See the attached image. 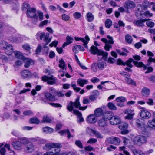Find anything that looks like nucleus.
Here are the masks:
<instances>
[{
	"label": "nucleus",
	"instance_id": "a878e982",
	"mask_svg": "<svg viewBox=\"0 0 155 155\" xmlns=\"http://www.w3.org/2000/svg\"><path fill=\"white\" fill-rule=\"evenodd\" d=\"M99 60L97 62V65L98 66V68L99 70H102L104 68L105 66L106 65V63L105 62L102 61L101 59Z\"/></svg>",
	"mask_w": 155,
	"mask_h": 155
},
{
	"label": "nucleus",
	"instance_id": "20e7f679",
	"mask_svg": "<svg viewBox=\"0 0 155 155\" xmlns=\"http://www.w3.org/2000/svg\"><path fill=\"white\" fill-rule=\"evenodd\" d=\"M36 10L34 8H27L26 14L28 17L33 18L35 20V22L38 21V17L36 13Z\"/></svg>",
	"mask_w": 155,
	"mask_h": 155
},
{
	"label": "nucleus",
	"instance_id": "13d9d810",
	"mask_svg": "<svg viewBox=\"0 0 155 155\" xmlns=\"http://www.w3.org/2000/svg\"><path fill=\"white\" fill-rule=\"evenodd\" d=\"M75 144L80 148H83V146L81 141L79 140H76L75 142Z\"/></svg>",
	"mask_w": 155,
	"mask_h": 155
},
{
	"label": "nucleus",
	"instance_id": "ddd939ff",
	"mask_svg": "<svg viewBox=\"0 0 155 155\" xmlns=\"http://www.w3.org/2000/svg\"><path fill=\"white\" fill-rule=\"evenodd\" d=\"M107 140L109 143L116 145H119L120 141L119 138L115 137H112L108 138L107 139Z\"/></svg>",
	"mask_w": 155,
	"mask_h": 155
},
{
	"label": "nucleus",
	"instance_id": "3c124183",
	"mask_svg": "<svg viewBox=\"0 0 155 155\" xmlns=\"http://www.w3.org/2000/svg\"><path fill=\"white\" fill-rule=\"evenodd\" d=\"M29 122L31 123L38 124L39 123V120L37 118H32L30 119Z\"/></svg>",
	"mask_w": 155,
	"mask_h": 155
},
{
	"label": "nucleus",
	"instance_id": "f704fd0d",
	"mask_svg": "<svg viewBox=\"0 0 155 155\" xmlns=\"http://www.w3.org/2000/svg\"><path fill=\"white\" fill-rule=\"evenodd\" d=\"M31 64H34L33 61L31 59H28L25 61L24 67L25 68H28Z\"/></svg>",
	"mask_w": 155,
	"mask_h": 155
},
{
	"label": "nucleus",
	"instance_id": "72a5a7b5",
	"mask_svg": "<svg viewBox=\"0 0 155 155\" xmlns=\"http://www.w3.org/2000/svg\"><path fill=\"white\" fill-rule=\"evenodd\" d=\"M86 15L87 18V20L89 22L92 21L94 19V16L91 12L87 13Z\"/></svg>",
	"mask_w": 155,
	"mask_h": 155
},
{
	"label": "nucleus",
	"instance_id": "473e14b6",
	"mask_svg": "<svg viewBox=\"0 0 155 155\" xmlns=\"http://www.w3.org/2000/svg\"><path fill=\"white\" fill-rule=\"evenodd\" d=\"M43 130L44 132L47 134H50L52 133L54 130L48 127H46L43 128Z\"/></svg>",
	"mask_w": 155,
	"mask_h": 155
},
{
	"label": "nucleus",
	"instance_id": "338daca9",
	"mask_svg": "<svg viewBox=\"0 0 155 155\" xmlns=\"http://www.w3.org/2000/svg\"><path fill=\"white\" fill-rule=\"evenodd\" d=\"M10 41L12 43L16 42L18 40V38L15 36H11L9 38Z\"/></svg>",
	"mask_w": 155,
	"mask_h": 155
},
{
	"label": "nucleus",
	"instance_id": "603ef678",
	"mask_svg": "<svg viewBox=\"0 0 155 155\" xmlns=\"http://www.w3.org/2000/svg\"><path fill=\"white\" fill-rule=\"evenodd\" d=\"M19 140L20 142L22 144H26L28 143L29 142V141L28 140L27 138L25 137L21 138Z\"/></svg>",
	"mask_w": 155,
	"mask_h": 155
},
{
	"label": "nucleus",
	"instance_id": "052dcab7",
	"mask_svg": "<svg viewBox=\"0 0 155 155\" xmlns=\"http://www.w3.org/2000/svg\"><path fill=\"white\" fill-rule=\"evenodd\" d=\"M146 24L148 27L150 28L153 27L155 25L154 22L149 21H147L146 23Z\"/></svg>",
	"mask_w": 155,
	"mask_h": 155
},
{
	"label": "nucleus",
	"instance_id": "2eb2a0df",
	"mask_svg": "<svg viewBox=\"0 0 155 155\" xmlns=\"http://www.w3.org/2000/svg\"><path fill=\"white\" fill-rule=\"evenodd\" d=\"M147 20L146 19H142L134 20V23L135 25L138 27H143L144 25V23Z\"/></svg>",
	"mask_w": 155,
	"mask_h": 155
},
{
	"label": "nucleus",
	"instance_id": "bb28decb",
	"mask_svg": "<svg viewBox=\"0 0 155 155\" xmlns=\"http://www.w3.org/2000/svg\"><path fill=\"white\" fill-rule=\"evenodd\" d=\"M98 125L101 127H104L106 126L107 124V120L104 119L100 118L98 121Z\"/></svg>",
	"mask_w": 155,
	"mask_h": 155
},
{
	"label": "nucleus",
	"instance_id": "dca6fc26",
	"mask_svg": "<svg viewBox=\"0 0 155 155\" xmlns=\"http://www.w3.org/2000/svg\"><path fill=\"white\" fill-rule=\"evenodd\" d=\"M73 113L78 117L77 119L78 122L81 123L84 121V119L82 116V113L78 110L74 109L73 110Z\"/></svg>",
	"mask_w": 155,
	"mask_h": 155
},
{
	"label": "nucleus",
	"instance_id": "4d7b16f0",
	"mask_svg": "<svg viewBox=\"0 0 155 155\" xmlns=\"http://www.w3.org/2000/svg\"><path fill=\"white\" fill-rule=\"evenodd\" d=\"M45 35V33H44L41 32H38L36 34V36L37 38L38 37L40 38L41 40H42Z\"/></svg>",
	"mask_w": 155,
	"mask_h": 155
},
{
	"label": "nucleus",
	"instance_id": "6e6552de",
	"mask_svg": "<svg viewBox=\"0 0 155 155\" xmlns=\"http://www.w3.org/2000/svg\"><path fill=\"white\" fill-rule=\"evenodd\" d=\"M118 127L120 129L123 130L121 131V133L124 134H127L129 131L128 130H126V129L128 127V124L125 122L120 121Z\"/></svg>",
	"mask_w": 155,
	"mask_h": 155
},
{
	"label": "nucleus",
	"instance_id": "f03ea898",
	"mask_svg": "<svg viewBox=\"0 0 155 155\" xmlns=\"http://www.w3.org/2000/svg\"><path fill=\"white\" fill-rule=\"evenodd\" d=\"M136 123L137 126L138 127L139 130L142 134L148 132V130L150 129L149 126L145 127L143 120L142 119L137 120Z\"/></svg>",
	"mask_w": 155,
	"mask_h": 155
},
{
	"label": "nucleus",
	"instance_id": "09e8293b",
	"mask_svg": "<svg viewBox=\"0 0 155 155\" xmlns=\"http://www.w3.org/2000/svg\"><path fill=\"white\" fill-rule=\"evenodd\" d=\"M42 121L43 122L50 123L51 121V120L49 118L48 116H44L43 117Z\"/></svg>",
	"mask_w": 155,
	"mask_h": 155
},
{
	"label": "nucleus",
	"instance_id": "de8ad7c7",
	"mask_svg": "<svg viewBox=\"0 0 155 155\" xmlns=\"http://www.w3.org/2000/svg\"><path fill=\"white\" fill-rule=\"evenodd\" d=\"M59 66L62 69H64L65 67V63L62 59H61L59 61Z\"/></svg>",
	"mask_w": 155,
	"mask_h": 155
},
{
	"label": "nucleus",
	"instance_id": "680f3d73",
	"mask_svg": "<svg viewBox=\"0 0 155 155\" xmlns=\"http://www.w3.org/2000/svg\"><path fill=\"white\" fill-rule=\"evenodd\" d=\"M133 153L134 155H145L143 152L140 150H134Z\"/></svg>",
	"mask_w": 155,
	"mask_h": 155
},
{
	"label": "nucleus",
	"instance_id": "f3484780",
	"mask_svg": "<svg viewBox=\"0 0 155 155\" xmlns=\"http://www.w3.org/2000/svg\"><path fill=\"white\" fill-rule=\"evenodd\" d=\"M97 120L96 116L94 114L89 115L86 119L87 121L90 123H95L96 122Z\"/></svg>",
	"mask_w": 155,
	"mask_h": 155
},
{
	"label": "nucleus",
	"instance_id": "79ce46f5",
	"mask_svg": "<svg viewBox=\"0 0 155 155\" xmlns=\"http://www.w3.org/2000/svg\"><path fill=\"white\" fill-rule=\"evenodd\" d=\"M91 132L95 134L97 138H103V137L101 134L97 131L92 129H91Z\"/></svg>",
	"mask_w": 155,
	"mask_h": 155
},
{
	"label": "nucleus",
	"instance_id": "0eeeda50",
	"mask_svg": "<svg viewBox=\"0 0 155 155\" xmlns=\"http://www.w3.org/2000/svg\"><path fill=\"white\" fill-rule=\"evenodd\" d=\"M146 141L147 138L145 136L138 135L135 137L134 140V143L140 146L145 143Z\"/></svg>",
	"mask_w": 155,
	"mask_h": 155
},
{
	"label": "nucleus",
	"instance_id": "a19ab883",
	"mask_svg": "<svg viewBox=\"0 0 155 155\" xmlns=\"http://www.w3.org/2000/svg\"><path fill=\"white\" fill-rule=\"evenodd\" d=\"M108 107L109 109L111 110H117V107L115 105L111 102L108 103Z\"/></svg>",
	"mask_w": 155,
	"mask_h": 155
},
{
	"label": "nucleus",
	"instance_id": "f257e3e1",
	"mask_svg": "<svg viewBox=\"0 0 155 155\" xmlns=\"http://www.w3.org/2000/svg\"><path fill=\"white\" fill-rule=\"evenodd\" d=\"M90 51L93 55L97 54L98 56H102V59L105 61H107L108 53L104 52L102 50L98 49V48L94 45L92 46L89 50Z\"/></svg>",
	"mask_w": 155,
	"mask_h": 155
},
{
	"label": "nucleus",
	"instance_id": "c9c22d12",
	"mask_svg": "<svg viewBox=\"0 0 155 155\" xmlns=\"http://www.w3.org/2000/svg\"><path fill=\"white\" fill-rule=\"evenodd\" d=\"M73 102L70 101V102L68 103L67 106V110L69 111L70 112H72V111H73L74 109V105L73 104Z\"/></svg>",
	"mask_w": 155,
	"mask_h": 155
},
{
	"label": "nucleus",
	"instance_id": "a211bd4d",
	"mask_svg": "<svg viewBox=\"0 0 155 155\" xmlns=\"http://www.w3.org/2000/svg\"><path fill=\"white\" fill-rule=\"evenodd\" d=\"M113 115L112 112L107 111L103 114L102 117L107 121L109 120H110V121Z\"/></svg>",
	"mask_w": 155,
	"mask_h": 155
},
{
	"label": "nucleus",
	"instance_id": "5fc2aeb1",
	"mask_svg": "<svg viewBox=\"0 0 155 155\" xmlns=\"http://www.w3.org/2000/svg\"><path fill=\"white\" fill-rule=\"evenodd\" d=\"M37 13L38 16L39 21H42L43 19V13L41 11L39 10L37 11Z\"/></svg>",
	"mask_w": 155,
	"mask_h": 155
},
{
	"label": "nucleus",
	"instance_id": "e433bc0d",
	"mask_svg": "<svg viewBox=\"0 0 155 155\" xmlns=\"http://www.w3.org/2000/svg\"><path fill=\"white\" fill-rule=\"evenodd\" d=\"M15 56L17 58L19 59H22L23 58V54L22 53L17 51H13Z\"/></svg>",
	"mask_w": 155,
	"mask_h": 155
},
{
	"label": "nucleus",
	"instance_id": "c756f323",
	"mask_svg": "<svg viewBox=\"0 0 155 155\" xmlns=\"http://www.w3.org/2000/svg\"><path fill=\"white\" fill-rule=\"evenodd\" d=\"M150 90L147 87H143L142 90V93L143 96H148L150 94Z\"/></svg>",
	"mask_w": 155,
	"mask_h": 155
},
{
	"label": "nucleus",
	"instance_id": "1a4fd4ad",
	"mask_svg": "<svg viewBox=\"0 0 155 155\" xmlns=\"http://www.w3.org/2000/svg\"><path fill=\"white\" fill-rule=\"evenodd\" d=\"M142 109L140 115L142 118L148 119L151 117V114L149 111L147 110L145 108H142Z\"/></svg>",
	"mask_w": 155,
	"mask_h": 155
},
{
	"label": "nucleus",
	"instance_id": "8fccbe9b",
	"mask_svg": "<svg viewBox=\"0 0 155 155\" xmlns=\"http://www.w3.org/2000/svg\"><path fill=\"white\" fill-rule=\"evenodd\" d=\"M116 100L117 102H123L125 101L126 99L124 97L121 96L117 97Z\"/></svg>",
	"mask_w": 155,
	"mask_h": 155
},
{
	"label": "nucleus",
	"instance_id": "cd10ccee",
	"mask_svg": "<svg viewBox=\"0 0 155 155\" xmlns=\"http://www.w3.org/2000/svg\"><path fill=\"white\" fill-rule=\"evenodd\" d=\"M94 114L96 116L99 117L103 114V111L101 108H98L94 110Z\"/></svg>",
	"mask_w": 155,
	"mask_h": 155
},
{
	"label": "nucleus",
	"instance_id": "bf43d9fd",
	"mask_svg": "<svg viewBox=\"0 0 155 155\" xmlns=\"http://www.w3.org/2000/svg\"><path fill=\"white\" fill-rule=\"evenodd\" d=\"M49 104L50 105L55 108H59L62 107V106L59 103H50Z\"/></svg>",
	"mask_w": 155,
	"mask_h": 155
},
{
	"label": "nucleus",
	"instance_id": "58836bf2",
	"mask_svg": "<svg viewBox=\"0 0 155 155\" xmlns=\"http://www.w3.org/2000/svg\"><path fill=\"white\" fill-rule=\"evenodd\" d=\"M134 61L132 58H129L125 64H126V65L130 68H132L133 66L131 64L132 62H133Z\"/></svg>",
	"mask_w": 155,
	"mask_h": 155
},
{
	"label": "nucleus",
	"instance_id": "864d4df0",
	"mask_svg": "<svg viewBox=\"0 0 155 155\" xmlns=\"http://www.w3.org/2000/svg\"><path fill=\"white\" fill-rule=\"evenodd\" d=\"M62 19L65 21H68L70 18V16L66 14H63L62 15Z\"/></svg>",
	"mask_w": 155,
	"mask_h": 155
},
{
	"label": "nucleus",
	"instance_id": "4c0bfd02",
	"mask_svg": "<svg viewBox=\"0 0 155 155\" xmlns=\"http://www.w3.org/2000/svg\"><path fill=\"white\" fill-rule=\"evenodd\" d=\"M105 24L107 28H109L112 25V21L110 19H107L106 20Z\"/></svg>",
	"mask_w": 155,
	"mask_h": 155
},
{
	"label": "nucleus",
	"instance_id": "49530a36",
	"mask_svg": "<svg viewBox=\"0 0 155 155\" xmlns=\"http://www.w3.org/2000/svg\"><path fill=\"white\" fill-rule=\"evenodd\" d=\"M127 84H131L133 85H136V83L133 80L130 78H128L125 79Z\"/></svg>",
	"mask_w": 155,
	"mask_h": 155
},
{
	"label": "nucleus",
	"instance_id": "c03bdc74",
	"mask_svg": "<svg viewBox=\"0 0 155 155\" xmlns=\"http://www.w3.org/2000/svg\"><path fill=\"white\" fill-rule=\"evenodd\" d=\"M54 93L55 95V97L56 96H57L58 97H62L64 96V94L61 91H56V90L54 88Z\"/></svg>",
	"mask_w": 155,
	"mask_h": 155
},
{
	"label": "nucleus",
	"instance_id": "9d476101",
	"mask_svg": "<svg viewBox=\"0 0 155 155\" xmlns=\"http://www.w3.org/2000/svg\"><path fill=\"white\" fill-rule=\"evenodd\" d=\"M32 74L28 70H24L21 72V76L24 79H29L32 77Z\"/></svg>",
	"mask_w": 155,
	"mask_h": 155
},
{
	"label": "nucleus",
	"instance_id": "393cba45",
	"mask_svg": "<svg viewBox=\"0 0 155 155\" xmlns=\"http://www.w3.org/2000/svg\"><path fill=\"white\" fill-rule=\"evenodd\" d=\"M25 150L28 153H31L34 150V147L32 144L29 143L25 146Z\"/></svg>",
	"mask_w": 155,
	"mask_h": 155
},
{
	"label": "nucleus",
	"instance_id": "4be33fe9",
	"mask_svg": "<svg viewBox=\"0 0 155 155\" xmlns=\"http://www.w3.org/2000/svg\"><path fill=\"white\" fill-rule=\"evenodd\" d=\"M12 145L14 148L16 150H19L22 147V144L19 141L12 142Z\"/></svg>",
	"mask_w": 155,
	"mask_h": 155
},
{
	"label": "nucleus",
	"instance_id": "b1692460",
	"mask_svg": "<svg viewBox=\"0 0 155 155\" xmlns=\"http://www.w3.org/2000/svg\"><path fill=\"white\" fill-rule=\"evenodd\" d=\"M101 41L105 44V45L104 47L105 50L107 51H109L110 48H112V46L110 44L107 43V40L106 38H103L101 39Z\"/></svg>",
	"mask_w": 155,
	"mask_h": 155
},
{
	"label": "nucleus",
	"instance_id": "aec40b11",
	"mask_svg": "<svg viewBox=\"0 0 155 155\" xmlns=\"http://www.w3.org/2000/svg\"><path fill=\"white\" fill-rule=\"evenodd\" d=\"M135 6V3L133 1H128L125 2L124 4V7L127 9L134 8Z\"/></svg>",
	"mask_w": 155,
	"mask_h": 155
},
{
	"label": "nucleus",
	"instance_id": "2f4dec72",
	"mask_svg": "<svg viewBox=\"0 0 155 155\" xmlns=\"http://www.w3.org/2000/svg\"><path fill=\"white\" fill-rule=\"evenodd\" d=\"M60 133L61 135H63L64 134H67L68 138L69 139L71 137L70 133L68 129L62 130L60 131Z\"/></svg>",
	"mask_w": 155,
	"mask_h": 155
},
{
	"label": "nucleus",
	"instance_id": "9b49d317",
	"mask_svg": "<svg viewBox=\"0 0 155 155\" xmlns=\"http://www.w3.org/2000/svg\"><path fill=\"white\" fill-rule=\"evenodd\" d=\"M74 106L76 108H78L80 110H84L86 109L87 107V106L85 107L81 106V104L79 102V97H78L75 100L74 102H73Z\"/></svg>",
	"mask_w": 155,
	"mask_h": 155
},
{
	"label": "nucleus",
	"instance_id": "37998d69",
	"mask_svg": "<svg viewBox=\"0 0 155 155\" xmlns=\"http://www.w3.org/2000/svg\"><path fill=\"white\" fill-rule=\"evenodd\" d=\"M125 40L126 42L129 44L131 43L133 41L131 36L129 35H126Z\"/></svg>",
	"mask_w": 155,
	"mask_h": 155
},
{
	"label": "nucleus",
	"instance_id": "a18cd8bd",
	"mask_svg": "<svg viewBox=\"0 0 155 155\" xmlns=\"http://www.w3.org/2000/svg\"><path fill=\"white\" fill-rule=\"evenodd\" d=\"M49 34L46 33L44 36V41L46 43V44H48L51 41V38L49 39Z\"/></svg>",
	"mask_w": 155,
	"mask_h": 155
},
{
	"label": "nucleus",
	"instance_id": "5701e85b",
	"mask_svg": "<svg viewBox=\"0 0 155 155\" xmlns=\"http://www.w3.org/2000/svg\"><path fill=\"white\" fill-rule=\"evenodd\" d=\"M55 146L54 147L53 149H54V151L55 152L53 153V154H58L59 155V152L60 151V148L61 147V145L60 143H55Z\"/></svg>",
	"mask_w": 155,
	"mask_h": 155
},
{
	"label": "nucleus",
	"instance_id": "4468645a",
	"mask_svg": "<svg viewBox=\"0 0 155 155\" xmlns=\"http://www.w3.org/2000/svg\"><path fill=\"white\" fill-rule=\"evenodd\" d=\"M120 122V119L118 116H113L110 121V124L112 125L119 124Z\"/></svg>",
	"mask_w": 155,
	"mask_h": 155
},
{
	"label": "nucleus",
	"instance_id": "423d86ee",
	"mask_svg": "<svg viewBox=\"0 0 155 155\" xmlns=\"http://www.w3.org/2000/svg\"><path fill=\"white\" fill-rule=\"evenodd\" d=\"M7 42H3L1 44V48L2 47L5 49V51L6 54L8 55H11L13 52V49L11 45H7Z\"/></svg>",
	"mask_w": 155,
	"mask_h": 155
},
{
	"label": "nucleus",
	"instance_id": "39448f33",
	"mask_svg": "<svg viewBox=\"0 0 155 155\" xmlns=\"http://www.w3.org/2000/svg\"><path fill=\"white\" fill-rule=\"evenodd\" d=\"M41 79L43 81L47 82V84L50 85L55 84L57 83V79L53 75L48 76L45 75L42 77Z\"/></svg>",
	"mask_w": 155,
	"mask_h": 155
},
{
	"label": "nucleus",
	"instance_id": "e2e57ef3",
	"mask_svg": "<svg viewBox=\"0 0 155 155\" xmlns=\"http://www.w3.org/2000/svg\"><path fill=\"white\" fill-rule=\"evenodd\" d=\"M73 16L74 18L78 19L81 17V13L78 12H76L73 14Z\"/></svg>",
	"mask_w": 155,
	"mask_h": 155
},
{
	"label": "nucleus",
	"instance_id": "7c9ffc66",
	"mask_svg": "<svg viewBox=\"0 0 155 155\" xmlns=\"http://www.w3.org/2000/svg\"><path fill=\"white\" fill-rule=\"evenodd\" d=\"M55 143H47L45 146L43 147V149L47 150H49L53 149L54 147L55 146Z\"/></svg>",
	"mask_w": 155,
	"mask_h": 155
},
{
	"label": "nucleus",
	"instance_id": "ea45409f",
	"mask_svg": "<svg viewBox=\"0 0 155 155\" xmlns=\"http://www.w3.org/2000/svg\"><path fill=\"white\" fill-rule=\"evenodd\" d=\"M85 41L83 42L84 43L83 45L86 48L88 49V47L87 45V44L89 41H90V39L87 35L85 36Z\"/></svg>",
	"mask_w": 155,
	"mask_h": 155
},
{
	"label": "nucleus",
	"instance_id": "6ab92c4d",
	"mask_svg": "<svg viewBox=\"0 0 155 155\" xmlns=\"http://www.w3.org/2000/svg\"><path fill=\"white\" fill-rule=\"evenodd\" d=\"M147 54L148 56L149 57L148 59L147 60L148 63L147 64V65L149 66L151 64V63L152 62L155 63V58H153L151 57H153L154 55V54L151 52L148 51H147Z\"/></svg>",
	"mask_w": 155,
	"mask_h": 155
},
{
	"label": "nucleus",
	"instance_id": "69168bd1",
	"mask_svg": "<svg viewBox=\"0 0 155 155\" xmlns=\"http://www.w3.org/2000/svg\"><path fill=\"white\" fill-rule=\"evenodd\" d=\"M23 114L25 116H29L33 114L32 111L28 110L24 111L23 112Z\"/></svg>",
	"mask_w": 155,
	"mask_h": 155
},
{
	"label": "nucleus",
	"instance_id": "0e129e2a",
	"mask_svg": "<svg viewBox=\"0 0 155 155\" xmlns=\"http://www.w3.org/2000/svg\"><path fill=\"white\" fill-rule=\"evenodd\" d=\"M91 70L94 72H95L97 71V65L96 63H94L93 64L91 68Z\"/></svg>",
	"mask_w": 155,
	"mask_h": 155
},
{
	"label": "nucleus",
	"instance_id": "6e6d98bb",
	"mask_svg": "<svg viewBox=\"0 0 155 155\" xmlns=\"http://www.w3.org/2000/svg\"><path fill=\"white\" fill-rule=\"evenodd\" d=\"M107 38L108 39V40H107V43H109L110 44H113L114 43L113 38L112 37L110 36L109 35H108L107 36Z\"/></svg>",
	"mask_w": 155,
	"mask_h": 155
},
{
	"label": "nucleus",
	"instance_id": "c85d7f7f",
	"mask_svg": "<svg viewBox=\"0 0 155 155\" xmlns=\"http://www.w3.org/2000/svg\"><path fill=\"white\" fill-rule=\"evenodd\" d=\"M88 81L85 79H79L78 80L77 83L81 87H83L84 84L88 83Z\"/></svg>",
	"mask_w": 155,
	"mask_h": 155
},
{
	"label": "nucleus",
	"instance_id": "f8f14e48",
	"mask_svg": "<svg viewBox=\"0 0 155 155\" xmlns=\"http://www.w3.org/2000/svg\"><path fill=\"white\" fill-rule=\"evenodd\" d=\"M124 113L127 114V115L125 117V118L129 120L132 119L134 115L135 114L134 110L129 109H126L125 110Z\"/></svg>",
	"mask_w": 155,
	"mask_h": 155
},
{
	"label": "nucleus",
	"instance_id": "7ed1b4c3",
	"mask_svg": "<svg viewBox=\"0 0 155 155\" xmlns=\"http://www.w3.org/2000/svg\"><path fill=\"white\" fill-rule=\"evenodd\" d=\"M54 88L53 87H51L49 89V92H45L44 95L45 97L46 98L45 99L44 101L47 103H48L47 101V100H48L51 101H54L56 100L55 95L54 93Z\"/></svg>",
	"mask_w": 155,
	"mask_h": 155
},
{
	"label": "nucleus",
	"instance_id": "774afa93",
	"mask_svg": "<svg viewBox=\"0 0 155 155\" xmlns=\"http://www.w3.org/2000/svg\"><path fill=\"white\" fill-rule=\"evenodd\" d=\"M97 139L93 138L90 139L87 141V143H94L97 142Z\"/></svg>",
	"mask_w": 155,
	"mask_h": 155
},
{
	"label": "nucleus",
	"instance_id": "412c9836",
	"mask_svg": "<svg viewBox=\"0 0 155 155\" xmlns=\"http://www.w3.org/2000/svg\"><path fill=\"white\" fill-rule=\"evenodd\" d=\"M133 63L136 67L137 68H142L144 70H146L147 68V66L145 65L143 62L134 61Z\"/></svg>",
	"mask_w": 155,
	"mask_h": 155
}]
</instances>
